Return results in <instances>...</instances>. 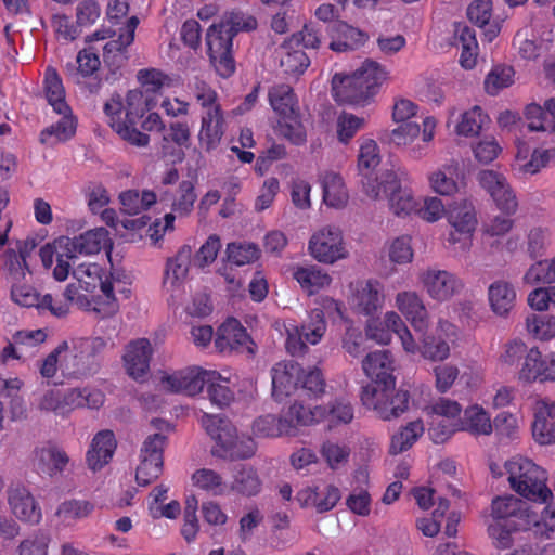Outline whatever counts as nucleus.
Segmentation results:
<instances>
[{"label":"nucleus","instance_id":"3","mask_svg":"<svg viewBox=\"0 0 555 555\" xmlns=\"http://www.w3.org/2000/svg\"><path fill=\"white\" fill-rule=\"evenodd\" d=\"M387 78L386 70L375 61L366 60L350 75L335 74L332 92L336 102L359 104L372 96Z\"/></svg>","mask_w":555,"mask_h":555},{"label":"nucleus","instance_id":"16","mask_svg":"<svg viewBox=\"0 0 555 555\" xmlns=\"http://www.w3.org/2000/svg\"><path fill=\"white\" fill-rule=\"evenodd\" d=\"M215 347L222 353L236 351L248 356H254L256 349V345L245 327L233 318L228 319L218 328Z\"/></svg>","mask_w":555,"mask_h":555},{"label":"nucleus","instance_id":"31","mask_svg":"<svg viewBox=\"0 0 555 555\" xmlns=\"http://www.w3.org/2000/svg\"><path fill=\"white\" fill-rule=\"evenodd\" d=\"M224 119L221 108L205 111L201 117L199 144L206 151L216 149L224 133Z\"/></svg>","mask_w":555,"mask_h":555},{"label":"nucleus","instance_id":"24","mask_svg":"<svg viewBox=\"0 0 555 555\" xmlns=\"http://www.w3.org/2000/svg\"><path fill=\"white\" fill-rule=\"evenodd\" d=\"M395 300L397 309L411 322L415 331H427L429 326L428 311L416 292H399Z\"/></svg>","mask_w":555,"mask_h":555},{"label":"nucleus","instance_id":"55","mask_svg":"<svg viewBox=\"0 0 555 555\" xmlns=\"http://www.w3.org/2000/svg\"><path fill=\"white\" fill-rule=\"evenodd\" d=\"M514 69L511 66H494L485 79V90L495 95L514 82Z\"/></svg>","mask_w":555,"mask_h":555},{"label":"nucleus","instance_id":"61","mask_svg":"<svg viewBox=\"0 0 555 555\" xmlns=\"http://www.w3.org/2000/svg\"><path fill=\"white\" fill-rule=\"evenodd\" d=\"M365 125L363 117L350 113H341L337 118V137L343 143H348Z\"/></svg>","mask_w":555,"mask_h":555},{"label":"nucleus","instance_id":"43","mask_svg":"<svg viewBox=\"0 0 555 555\" xmlns=\"http://www.w3.org/2000/svg\"><path fill=\"white\" fill-rule=\"evenodd\" d=\"M379 162H380V156H379L377 143L372 139H366V140L362 141V143L360 145L359 156H358V167H359L361 175L364 178L362 180L363 185L369 180L374 184L377 183V181H378L377 178L372 179L370 176H371L373 169H375L377 167Z\"/></svg>","mask_w":555,"mask_h":555},{"label":"nucleus","instance_id":"35","mask_svg":"<svg viewBox=\"0 0 555 555\" xmlns=\"http://www.w3.org/2000/svg\"><path fill=\"white\" fill-rule=\"evenodd\" d=\"M253 433L263 438L293 436V425L284 415L266 414L254 421Z\"/></svg>","mask_w":555,"mask_h":555},{"label":"nucleus","instance_id":"39","mask_svg":"<svg viewBox=\"0 0 555 555\" xmlns=\"http://www.w3.org/2000/svg\"><path fill=\"white\" fill-rule=\"evenodd\" d=\"M323 201L327 206L339 208L348 201V193L339 175L325 172L321 177Z\"/></svg>","mask_w":555,"mask_h":555},{"label":"nucleus","instance_id":"38","mask_svg":"<svg viewBox=\"0 0 555 555\" xmlns=\"http://www.w3.org/2000/svg\"><path fill=\"white\" fill-rule=\"evenodd\" d=\"M449 222L457 232L470 234L477 225L473 203L467 199L455 203L449 212Z\"/></svg>","mask_w":555,"mask_h":555},{"label":"nucleus","instance_id":"37","mask_svg":"<svg viewBox=\"0 0 555 555\" xmlns=\"http://www.w3.org/2000/svg\"><path fill=\"white\" fill-rule=\"evenodd\" d=\"M44 90L47 100L55 113H70V108L65 101V90L62 79L54 67L49 66L44 72Z\"/></svg>","mask_w":555,"mask_h":555},{"label":"nucleus","instance_id":"26","mask_svg":"<svg viewBox=\"0 0 555 555\" xmlns=\"http://www.w3.org/2000/svg\"><path fill=\"white\" fill-rule=\"evenodd\" d=\"M301 367L294 362L276 363L271 370L272 395L278 401L299 389Z\"/></svg>","mask_w":555,"mask_h":555},{"label":"nucleus","instance_id":"27","mask_svg":"<svg viewBox=\"0 0 555 555\" xmlns=\"http://www.w3.org/2000/svg\"><path fill=\"white\" fill-rule=\"evenodd\" d=\"M8 500L13 514L18 519L30 524H38L41 519L40 508L24 486H12L8 492Z\"/></svg>","mask_w":555,"mask_h":555},{"label":"nucleus","instance_id":"47","mask_svg":"<svg viewBox=\"0 0 555 555\" xmlns=\"http://www.w3.org/2000/svg\"><path fill=\"white\" fill-rule=\"evenodd\" d=\"M297 328L308 344H319L327 328L326 321L323 318V310L312 309L301 325H297Z\"/></svg>","mask_w":555,"mask_h":555},{"label":"nucleus","instance_id":"23","mask_svg":"<svg viewBox=\"0 0 555 555\" xmlns=\"http://www.w3.org/2000/svg\"><path fill=\"white\" fill-rule=\"evenodd\" d=\"M63 416L78 409H100L105 401L104 393L94 387H70L61 389Z\"/></svg>","mask_w":555,"mask_h":555},{"label":"nucleus","instance_id":"30","mask_svg":"<svg viewBox=\"0 0 555 555\" xmlns=\"http://www.w3.org/2000/svg\"><path fill=\"white\" fill-rule=\"evenodd\" d=\"M461 177L460 163L451 159L428 176L430 189L441 196H452L459 192Z\"/></svg>","mask_w":555,"mask_h":555},{"label":"nucleus","instance_id":"20","mask_svg":"<svg viewBox=\"0 0 555 555\" xmlns=\"http://www.w3.org/2000/svg\"><path fill=\"white\" fill-rule=\"evenodd\" d=\"M57 245L66 250L67 258H77L78 255H94L101 249L111 246L109 233L105 228L89 230L74 238L62 237Z\"/></svg>","mask_w":555,"mask_h":555},{"label":"nucleus","instance_id":"56","mask_svg":"<svg viewBox=\"0 0 555 555\" xmlns=\"http://www.w3.org/2000/svg\"><path fill=\"white\" fill-rule=\"evenodd\" d=\"M93 511V505L88 501L70 500L63 502L57 511L56 516L64 524H72L73 521L87 517Z\"/></svg>","mask_w":555,"mask_h":555},{"label":"nucleus","instance_id":"52","mask_svg":"<svg viewBox=\"0 0 555 555\" xmlns=\"http://www.w3.org/2000/svg\"><path fill=\"white\" fill-rule=\"evenodd\" d=\"M2 272L4 276L13 284L23 281L29 273L28 263L20 257L15 249H8L2 255Z\"/></svg>","mask_w":555,"mask_h":555},{"label":"nucleus","instance_id":"33","mask_svg":"<svg viewBox=\"0 0 555 555\" xmlns=\"http://www.w3.org/2000/svg\"><path fill=\"white\" fill-rule=\"evenodd\" d=\"M292 276L309 295L318 293L332 282V278L327 272L315 264L294 266L292 268Z\"/></svg>","mask_w":555,"mask_h":555},{"label":"nucleus","instance_id":"57","mask_svg":"<svg viewBox=\"0 0 555 555\" xmlns=\"http://www.w3.org/2000/svg\"><path fill=\"white\" fill-rule=\"evenodd\" d=\"M216 378L206 380L208 396L210 401L218 406H225L233 400V391L228 386V378L221 376L215 371Z\"/></svg>","mask_w":555,"mask_h":555},{"label":"nucleus","instance_id":"36","mask_svg":"<svg viewBox=\"0 0 555 555\" xmlns=\"http://www.w3.org/2000/svg\"><path fill=\"white\" fill-rule=\"evenodd\" d=\"M262 481L257 469L253 466L240 464L234 468L231 489L242 495L255 496L260 493Z\"/></svg>","mask_w":555,"mask_h":555},{"label":"nucleus","instance_id":"2","mask_svg":"<svg viewBox=\"0 0 555 555\" xmlns=\"http://www.w3.org/2000/svg\"><path fill=\"white\" fill-rule=\"evenodd\" d=\"M492 516L514 530H533L535 534L550 538L555 532V505H546L539 513L528 503L512 494L492 501Z\"/></svg>","mask_w":555,"mask_h":555},{"label":"nucleus","instance_id":"64","mask_svg":"<svg viewBox=\"0 0 555 555\" xmlns=\"http://www.w3.org/2000/svg\"><path fill=\"white\" fill-rule=\"evenodd\" d=\"M529 306L537 311H545L555 307V286L538 287L528 295Z\"/></svg>","mask_w":555,"mask_h":555},{"label":"nucleus","instance_id":"54","mask_svg":"<svg viewBox=\"0 0 555 555\" xmlns=\"http://www.w3.org/2000/svg\"><path fill=\"white\" fill-rule=\"evenodd\" d=\"M524 283L534 285L539 283H555V256L548 260L533 263L525 273Z\"/></svg>","mask_w":555,"mask_h":555},{"label":"nucleus","instance_id":"44","mask_svg":"<svg viewBox=\"0 0 555 555\" xmlns=\"http://www.w3.org/2000/svg\"><path fill=\"white\" fill-rule=\"evenodd\" d=\"M546 422H555V401L548 402L541 399L535 403L532 424V435L537 442H548L554 437L552 434L542 433Z\"/></svg>","mask_w":555,"mask_h":555},{"label":"nucleus","instance_id":"59","mask_svg":"<svg viewBox=\"0 0 555 555\" xmlns=\"http://www.w3.org/2000/svg\"><path fill=\"white\" fill-rule=\"evenodd\" d=\"M526 118L530 131L555 132V122L550 120L543 107L532 103L526 107Z\"/></svg>","mask_w":555,"mask_h":555},{"label":"nucleus","instance_id":"42","mask_svg":"<svg viewBox=\"0 0 555 555\" xmlns=\"http://www.w3.org/2000/svg\"><path fill=\"white\" fill-rule=\"evenodd\" d=\"M139 25V18L137 16H131L128 18L126 25L120 28L118 37L116 39H112L107 41L104 47V57L115 59L119 54L121 55L125 50L133 42L135 29Z\"/></svg>","mask_w":555,"mask_h":555},{"label":"nucleus","instance_id":"62","mask_svg":"<svg viewBox=\"0 0 555 555\" xmlns=\"http://www.w3.org/2000/svg\"><path fill=\"white\" fill-rule=\"evenodd\" d=\"M228 259L235 266H244L256 261L259 249L254 244L232 243L227 248Z\"/></svg>","mask_w":555,"mask_h":555},{"label":"nucleus","instance_id":"48","mask_svg":"<svg viewBox=\"0 0 555 555\" xmlns=\"http://www.w3.org/2000/svg\"><path fill=\"white\" fill-rule=\"evenodd\" d=\"M324 416V408L315 406L314 409H310L301 403L292 404L284 414V417H288V420L292 421L293 436L296 435L298 426H310L322 420Z\"/></svg>","mask_w":555,"mask_h":555},{"label":"nucleus","instance_id":"32","mask_svg":"<svg viewBox=\"0 0 555 555\" xmlns=\"http://www.w3.org/2000/svg\"><path fill=\"white\" fill-rule=\"evenodd\" d=\"M516 291L512 283L496 280L488 287V300L491 310L500 317H506L515 307Z\"/></svg>","mask_w":555,"mask_h":555},{"label":"nucleus","instance_id":"12","mask_svg":"<svg viewBox=\"0 0 555 555\" xmlns=\"http://www.w3.org/2000/svg\"><path fill=\"white\" fill-rule=\"evenodd\" d=\"M166 441V436L162 434L150 435L143 441L135 469V480L139 486L145 487L162 475Z\"/></svg>","mask_w":555,"mask_h":555},{"label":"nucleus","instance_id":"11","mask_svg":"<svg viewBox=\"0 0 555 555\" xmlns=\"http://www.w3.org/2000/svg\"><path fill=\"white\" fill-rule=\"evenodd\" d=\"M197 194L192 181L183 180L175 192H162L159 195V202L166 205H170L172 212L164 216V223L155 222L150 228L152 238L158 240L168 230H173V223L176 216L184 217L191 214L196 202Z\"/></svg>","mask_w":555,"mask_h":555},{"label":"nucleus","instance_id":"14","mask_svg":"<svg viewBox=\"0 0 555 555\" xmlns=\"http://www.w3.org/2000/svg\"><path fill=\"white\" fill-rule=\"evenodd\" d=\"M348 302L360 314L374 317L384 307L385 287L378 280L370 279L351 283Z\"/></svg>","mask_w":555,"mask_h":555},{"label":"nucleus","instance_id":"5","mask_svg":"<svg viewBox=\"0 0 555 555\" xmlns=\"http://www.w3.org/2000/svg\"><path fill=\"white\" fill-rule=\"evenodd\" d=\"M377 180L376 184L370 180L364 183V191L370 197H387L390 210L398 217H405L417 210V202L408 188L411 178L405 170H384Z\"/></svg>","mask_w":555,"mask_h":555},{"label":"nucleus","instance_id":"63","mask_svg":"<svg viewBox=\"0 0 555 555\" xmlns=\"http://www.w3.org/2000/svg\"><path fill=\"white\" fill-rule=\"evenodd\" d=\"M219 24L235 36L238 31L255 29L257 27V20L243 12H231L224 15Z\"/></svg>","mask_w":555,"mask_h":555},{"label":"nucleus","instance_id":"25","mask_svg":"<svg viewBox=\"0 0 555 555\" xmlns=\"http://www.w3.org/2000/svg\"><path fill=\"white\" fill-rule=\"evenodd\" d=\"M331 37L330 49L335 52H346L362 47L369 35L343 21H334L327 27Z\"/></svg>","mask_w":555,"mask_h":555},{"label":"nucleus","instance_id":"40","mask_svg":"<svg viewBox=\"0 0 555 555\" xmlns=\"http://www.w3.org/2000/svg\"><path fill=\"white\" fill-rule=\"evenodd\" d=\"M268 98L272 109L279 116L287 117L291 113L297 112V99L288 85L273 86L269 90Z\"/></svg>","mask_w":555,"mask_h":555},{"label":"nucleus","instance_id":"8","mask_svg":"<svg viewBox=\"0 0 555 555\" xmlns=\"http://www.w3.org/2000/svg\"><path fill=\"white\" fill-rule=\"evenodd\" d=\"M73 276L78 280L80 287L86 292H93L98 286L104 296L103 304H96L93 310L103 315L114 314L118 310V304L114 295V284L119 283V276L109 273L105 276L103 269L98 263L82 262L73 268Z\"/></svg>","mask_w":555,"mask_h":555},{"label":"nucleus","instance_id":"17","mask_svg":"<svg viewBox=\"0 0 555 555\" xmlns=\"http://www.w3.org/2000/svg\"><path fill=\"white\" fill-rule=\"evenodd\" d=\"M479 185L491 196L499 209L514 214L517 209L516 196L504 175L485 169L477 173Z\"/></svg>","mask_w":555,"mask_h":555},{"label":"nucleus","instance_id":"51","mask_svg":"<svg viewBox=\"0 0 555 555\" xmlns=\"http://www.w3.org/2000/svg\"><path fill=\"white\" fill-rule=\"evenodd\" d=\"M233 38L234 36L222 27L221 24H212L206 34V44L209 56L231 51Z\"/></svg>","mask_w":555,"mask_h":555},{"label":"nucleus","instance_id":"49","mask_svg":"<svg viewBox=\"0 0 555 555\" xmlns=\"http://www.w3.org/2000/svg\"><path fill=\"white\" fill-rule=\"evenodd\" d=\"M278 132L295 145H302L307 141L306 129L301 124L297 112L291 113L287 117L280 116L278 121Z\"/></svg>","mask_w":555,"mask_h":555},{"label":"nucleus","instance_id":"4","mask_svg":"<svg viewBox=\"0 0 555 555\" xmlns=\"http://www.w3.org/2000/svg\"><path fill=\"white\" fill-rule=\"evenodd\" d=\"M201 424L216 441L212 453L225 460H245L256 452V443L247 436L238 437L235 426L217 414L203 413Z\"/></svg>","mask_w":555,"mask_h":555},{"label":"nucleus","instance_id":"46","mask_svg":"<svg viewBox=\"0 0 555 555\" xmlns=\"http://www.w3.org/2000/svg\"><path fill=\"white\" fill-rule=\"evenodd\" d=\"M423 433L424 425L421 420L410 422L406 426L402 427L400 431L392 436L389 452L396 455L406 451L423 435Z\"/></svg>","mask_w":555,"mask_h":555},{"label":"nucleus","instance_id":"45","mask_svg":"<svg viewBox=\"0 0 555 555\" xmlns=\"http://www.w3.org/2000/svg\"><path fill=\"white\" fill-rule=\"evenodd\" d=\"M63 117L50 127L44 128L40 133V141L43 144L53 145L69 140L76 131V122L69 113L61 114Z\"/></svg>","mask_w":555,"mask_h":555},{"label":"nucleus","instance_id":"15","mask_svg":"<svg viewBox=\"0 0 555 555\" xmlns=\"http://www.w3.org/2000/svg\"><path fill=\"white\" fill-rule=\"evenodd\" d=\"M420 281L427 295L438 302L450 300L464 288L463 281L456 274L438 268L423 271Z\"/></svg>","mask_w":555,"mask_h":555},{"label":"nucleus","instance_id":"41","mask_svg":"<svg viewBox=\"0 0 555 555\" xmlns=\"http://www.w3.org/2000/svg\"><path fill=\"white\" fill-rule=\"evenodd\" d=\"M492 428L491 418L481 406L474 405L465 410L461 420V430L478 436L491 434Z\"/></svg>","mask_w":555,"mask_h":555},{"label":"nucleus","instance_id":"28","mask_svg":"<svg viewBox=\"0 0 555 555\" xmlns=\"http://www.w3.org/2000/svg\"><path fill=\"white\" fill-rule=\"evenodd\" d=\"M117 442L112 430L99 431L92 439L87 452V464L93 472L100 470L113 457Z\"/></svg>","mask_w":555,"mask_h":555},{"label":"nucleus","instance_id":"18","mask_svg":"<svg viewBox=\"0 0 555 555\" xmlns=\"http://www.w3.org/2000/svg\"><path fill=\"white\" fill-rule=\"evenodd\" d=\"M70 460L67 453L52 441L35 447L31 454L33 468L43 476L53 478L62 475Z\"/></svg>","mask_w":555,"mask_h":555},{"label":"nucleus","instance_id":"58","mask_svg":"<svg viewBox=\"0 0 555 555\" xmlns=\"http://www.w3.org/2000/svg\"><path fill=\"white\" fill-rule=\"evenodd\" d=\"M527 330L535 338L547 340L555 337V318L532 314L527 318Z\"/></svg>","mask_w":555,"mask_h":555},{"label":"nucleus","instance_id":"10","mask_svg":"<svg viewBox=\"0 0 555 555\" xmlns=\"http://www.w3.org/2000/svg\"><path fill=\"white\" fill-rule=\"evenodd\" d=\"M437 121L433 116H426L421 126L417 122H403L389 133V142L398 147L408 149L409 156L421 159L426 155L427 144L435 137Z\"/></svg>","mask_w":555,"mask_h":555},{"label":"nucleus","instance_id":"34","mask_svg":"<svg viewBox=\"0 0 555 555\" xmlns=\"http://www.w3.org/2000/svg\"><path fill=\"white\" fill-rule=\"evenodd\" d=\"M454 44L461 48V66L465 69L474 68L478 56V42L475 31L467 25L457 24L454 30Z\"/></svg>","mask_w":555,"mask_h":555},{"label":"nucleus","instance_id":"13","mask_svg":"<svg viewBox=\"0 0 555 555\" xmlns=\"http://www.w3.org/2000/svg\"><path fill=\"white\" fill-rule=\"evenodd\" d=\"M308 250L317 261L328 264L348 255L343 233L334 225H325L317 230L309 240Z\"/></svg>","mask_w":555,"mask_h":555},{"label":"nucleus","instance_id":"19","mask_svg":"<svg viewBox=\"0 0 555 555\" xmlns=\"http://www.w3.org/2000/svg\"><path fill=\"white\" fill-rule=\"evenodd\" d=\"M214 378H216L215 371L193 366L164 377L162 384L172 392L195 396L203 390L206 380Z\"/></svg>","mask_w":555,"mask_h":555},{"label":"nucleus","instance_id":"22","mask_svg":"<svg viewBox=\"0 0 555 555\" xmlns=\"http://www.w3.org/2000/svg\"><path fill=\"white\" fill-rule=\"evenodd\" d=\"M362 370L365 375L374 380L378 387L395 386V361L387 350H377L367 353L362 360Z\"/></svg>","mask_w":555,"mask_h":555},{"label":"nucleus","instance_id":"53","mask_svg":"<svg viewBox=\"0 0 555 555\" xmlns=\"http://www.w3.org/2000/svg\"><path fill=\"white\" fill-rule=\"evenodd\" d=\"M287 41L281 47L280 64L287 74H301L309 66L310 60L301 49H292Z\"/></svg>","mask_w":555,"mask_h":555},{"label":"nucleus","instance_id":"60","mask_svg":"<svg viewBox=\"0 0 555 555\" xmlns=\"http://www.w3.org/2000/svg\"><path fill=\"white\" fill-rule=\"evenodd\" d=\"M321 453L328 466L336 469L348 462L350 448L346 443L328 440L322 444Z\"/></svg>","mask_w":555,"mask_h":555},{"label":"nucleus","instance_id":"21","mask_svg":"<svg viewBox=\"0 0 555 555\" xmlns=\"http://www.w3.org/2000/svg\"><path fill=\"white\" fill-rule=\"evenodd\" d=\"M192 258L193 253L191 246L183 245L175 256L167 259L163 287L167 293H170L172 297L182 289L192 263Z\"/></svg>","mask_w":555,"mask_h":555},{"label":"nucleus","instance_id":"1","mask_svg":"<svg viewBox=\"0 0 555 555\" xmlns=\"http://www.w3.org/2000/svg\"><path fill=\"white\" fill-rule=\"evenodd\" d=\"M147 95L141 90H130L125 100L118 94L113 95L104 104V113L111 128L126 142L144 147L150 137L137 129L138 122L150 109Z\"/></svg>","mask_w":555,"mask_h":555},{"label":"nucleus","instance_id":"50","mask_svg":"<svg viewBox=\"0 0 555 555\" xmlns=\"http://www.w3.org/2000/svg\"><path fill=\"white\" fill-rule=\"evenodd\" d=\"M192 482L198 489L211 494L222 495L227 491V485L220 474L209 468H201L193 473Z\"/></svg>","mask_w":555,"mask_h":555},{"label":"nucleus","instance_id":"7","mask_svg":"<svg viewBox=\"0 0 555 555\" xmlns=\"http://www.w3.org/2000/svg\"><path fill=\"white\" fill-rule=\"evenodd\" d=\"M505 468L512 489L521 496L540 504L553 496L546 486V472L531 460L514 457L506 462Z\"/></svg>","mask_w":555,"mask_h":555},{"label":"nucleus","instance_id":"6","mask_svg":"<svg viewBox=\"0 0 555 555\" xmlns=\"http://www.w3.org/2000/svg\"><path fill=\"white\" fill-rule=\"evenodd\" d=\"M62 343H66L63 358L60 360V367L64 376L78 378L96 372L100 365L99 357L106 347L104 338L80 337Z\"/></svg>","mask_w":555,"mask_h":555},{"label":"nucleus","instance_id":"29","mask_svg":"<svg viewBox=\"0 0 555 555\" xmlns=\"http://www.w3.org/2000/svg\"><path fill=\"white\" fill-rule=\"evenodd\" d=\"M152 347L147 339L131 341L124 354L127 373L134 379L144 377L150 367Z\"/></svg>","mask_w":555,"mask_h":555},{"label":"nucleus","instance_id":"9","mask_svg":"<svg viewBox=\"0 0 555 555\" xmlns=\"http://www.w3.org/2000/svg\"><path fill=\"white\" fill-rule=\"evenodd\" d=\"M393 387L366 385L361 392L363 405L374 410L384 421L400 416L409 408L410 395L406 390H395Z\"/></svg>","mask_w":555,"mask_h":555}]
</instances>
